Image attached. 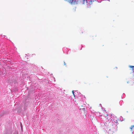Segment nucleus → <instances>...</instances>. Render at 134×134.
I'll use <instances>...</instances> for the list:
<instances>
[{
  "mask_svg": "<svg viewBox=\"0 0 134 134\" xmlns=\"http://www.w3.org/2000/svg\"><path fill=\"white\" fill-rule=\"evenodd\" d=\"M64 1H68V0H64Z\"/></svg>",
  "mask_w": 134,
  "mask_h": 134,
  "instance_id": "obj_10",
  "label": "nucleus"
},
{
  "mask_svg": "<svg viewBox=\"0 0 134 134\" xmlns=\"http://www.w3.org/2000/svg\"><path fill=\"white\" fill-rule=\"evenodd\" d=\"M95 1V0H91L90 3H89V4H91L92 3V2H94Z\"/></svg>",
  "mask_w": 134,
  "mask_h": 134,
  "instance_id": "obj_4",
  "label": "nucleus"
},
{
  "mask_svg": "<svg viewBox=\"0 0 134 134\" xmlns=\"http://www.w3.org/2000/svg\"><path fill=\"white\" fill-rule=\"evenodd\" d=\"M64 65L66 66V64L65 63V62L64 61Z\"/></svg>",
  "mask_w": 134,
  "mask_h": 134,
  "instance_id": "obj_8",
  "label": "nucleus"
},
{
  "mask_svg": "<svg viewBox=\"0 0 134 134\" xmlns=\"http://www.w3.org/2000/svg\"><path fill=\"white\" fill-rule=\"evenodd\" d=\"M116 126H112L111 127L110 129V131L111 132V133L113 134V133L115 132L116 131Z\"/></svg>",
  "mask_w": 134,
  "mask_h": 134,
  "instance_id": "obj_1",
  "label": "nucleus"
},
{
  "mask_svg": "<svg viewBox=\"0 0 134 134\" xmlns=\"http://www.w3.org/2000/svg\"><path fill=\"white\" fill-rule=\"evenodd\" d=\"M87 0H82L83 1V4H84L85 3V2H86V3H87Z\"/></svg>",
  "mask_w": 134,
  "mask_h": 134,
  "instance_id": "obj_5",
  "label": "nucleus"
},
{
  "mask_svg": "<svg viewBox=\"0 0 134 134\" xmlns=\"http://www.w3.org/2000/svg\"><path fill=\"white\" fill-rule=\"evenodd\" d=\"M129 67L131 68H134V66H130Z\"/></svg>",
  "mask_w": 134,
  "mask_h": 134,
  "instance_id": "obj_7",
  "label": "nucleus"
},
{
  "mask_svg": "<svg viewBox=\"0 0 134 134\" xmlns=\"http://www.w3.org/2000/svg\"><path fill=\"white\" fill-rule=\"evenodd\" d=\"M104 116L105 117V118L107 117V119L108 120H109L111 118V115L110 114H104Z\"/></svg>",
  "mask_w": 134,
  "mask_h": 134,
  "instance_id": "obj_3",
  "label": "nucleus"
},
{
  "mask_svg": "<svg viewBox=\"0 0 134 134\" xmlns=\"http://www.w3.org/2000/svg\"><path fill=\"white\" fill-rule=\"evenodd\" d=\"M72 92L73 94H74V91H72Z\"/></svg>",
  "mask_w": 134,
  "mask_h": 134,
  "instance_id": "obj_9",
  "label": "nucleus"
},
{
  "mask_svg": "<svg viewBox=\"0 0 134 134\" xmlns=\"http://www.w3.org/2000/svg\"><path fill=\"white\" fill-rule=\"evenodd\" d=\"M71 4H76L78 3V0L76 1V0H69L68 1Z\"/></svg>",
  "mask_w": 134,
  "mask_h": 134,
  "instance_id": "obj_2",
  "label": "nucleus"
},
{
  "mask_svg": "<svg viewBox=\"0 0 134 134\" xmlns=\"http://www.w3.org/2000/svg\"><path fill=\"white\" fill-rule=\"evenodd\" d=\"M105 111V112H106V111H105H105Z\"/></svg>",
  "mask_w": 134,
  "mask_h": 134,
  "instance_id": "obj_11",
  "label": "nucleus"
},
{
  "mask_svg": "<svg viewBox=\"0 0 134 134\" xmlns=\"http://www.w3.org/2000/svg\"><path fill=\"white\" fill-rule=\"evenodd\" d=\"M134 127V125L132 126L130 128V129L132 130V129Z\"/></svg>",
  "mask_w": 134,
  "mask_h": 134,
  "instance_id": "obj_6",
  "label": "nucleus"
}]
</instances>
